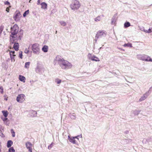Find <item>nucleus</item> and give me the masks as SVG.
Segmentation results:
<instances>
[{
	"label": "nucleus",
	"instance_id": "nucleus-1",
	"mask_svg": "<svg viewBox=\"0 0 152 152\" xmlns=\"http://www.w3.org/2000/svg\"><path fill=\"white\" fill-rule=\"evenodd\" d=\"M60 66L63 69H70L72 67V65L67 61L63 58H59L58 60Z\"/></svg>",
	"mask_w": 152,
	"mask_h": 152
},
{
	"label": "nucleus",
	"instance_id": "nucleus-2",
	"mask_svg": "<svg viewBox=\"0 0 152 152\" xmlns=\"http://www.w3.org/2000/svg\"><path fill=\"white\" fill-rule=\"evenodd\" d=\"M70 6L72 10H77L80 8V4L78 0H73Z\"/></svg>",
	"mask_w": 152,
	"mask_h": 152
},
{
	"label": "nucleus",
	"instance_id": "nucleus-3",
	"mask_svg": "<svg viewBox=\"0 0 152 152\" xmlns=\"http://www.w3.org/2000/svg\"><path fill=\"white\" fill-rule=\"evenodd\" d=\"M31 48L34 53L37 54L39 53L40 51V48L39 44L35 43L32 45Z\"/></svg>",
	"mask_w": 152,
	"mask_h": 152
},
{
	"label": "nucleus",
	"instance_id": "nucleus-4",
	"mask_svg": "<svg viewBox=\"0 0 152 152\" xmlns=\"http://www.w3.org/2000/svg\"><path fill=\"white\" fill-rule=\"evenodd\" d=\"M21 16V15L19 11L17 10L15 12L13 18L16 21H18L20 20Z\"/></svg>",
	"mask_w": 152,
	"mask_h": 152
},
{
	"label": "nucleus",
	"instance_id": "nucleus-5",
	"mask_svg": "<svg viewBox=\"0 0 152 152\" xmlns=\"http://www.w3.org/2000/svg\"><path fill=\"white\" fill-rule=\"evenodd\" d=\"M25 96L23 94H19L16 98V100L19 102H23L25 99Z\"/></svg>",
	"mask_w": 152,
	"mask_h": 152
},
{
	"label": "nucleus",
	"instance_id": "nucleus-6",
	"mask_svg": "<svg viewBox=\"0 0 152 152\" xmlns=\"http://www.w3.org/2000/svg\"><path fill=\"white\" fill-rule=\"evenodd\" d=\"M18 27L17 25H15L12 28H11V34L15 35L18 32Z\"/></svg>",
	"mask_w": 152,
	"mask_h": 152
},
{
	"label": "nucleus",
	"instance_id": "nucleus-7",
	"mask_svg": "<svg viewBox=\"0 0 152 152\" xmlns=\"http://www.w3.org/2000/svg\"><path fill=\"white\" fill-rule=\"evenodd\" d=\"M25 145L27 148L28 149L29 151L32 152V147L33 145L31 143L29 142H27L26 143Z\"/></svg>",
	"mask_w": 152,
	"mask_h": 152
},
{
	"label": "nucleus",
	"instance_id": "nucleus-8",
	"mask_svg": "<svg viewBox=\"0 0 152 152\" xmlns=\"http://www.w3.org/2000/svg\"><path fill=\"white\" fill-rule=\"evenodd\" d=\"M79 140L77 137H71L70 138V141L73 144H76L77 142V141Z\"/></svg>",
	"mask_w": 152,
	"mask_h": 152
},
{
	"label": "nucleus",
	"instance_id": "nucleus-9",
	"mask_svg": "<svg viewBox=\"0 0 152 152\" xmlns=\"http://www.w3.org/2000/svg\"><path fill=\"white\" fill-rule=\"evenodd\" d=\"M104 34L106 35V33L105 32L103 31H99L97 32L96 34V36L97 37H101L102 36H103Z\"/></svg>",
	"mask_w": 152,
	"mask_h": 152
},
{
	"label": "nucleus",
	"instance_id": "nucleus-10",
	"mask_svg": "<svg viewBox=\"0 0 152 152\" xmlns=\"http://www.w3.org/2000/svg\"><path fill=\"white\" fill-rule=\"evenodd\" d=\"M90 59L92 61H99L100 60L99 58L94 56H91L90 57Z\"/></svg>",
	"mask_w": 152,
	"mask_h": 152
},
{
	"label": "nucleus",
	"instance_id": "nucleus-11",
	"mask_svg": "<svg viewBox=\"0 0 152 152\" xmlns=\"http://www.w3.org/2000/svg\"><path fill=\"white\" fill-rule=\"evenodd\" d=\"M19 44L18 43H15L14 44L13 48L16 51L19 50Z\"/></svg>",
	"mask_w": 152,
	"mask_h": 152
},
{
	"label": "nucleus",
	"instance_id": "nucleus-12",
	"mask_svg": "<svg viewBox=\"0 0 152 152\" xmlns=\"http://www.w3.org/2000/svg\"><path fill=\"white\" fill-rule=\"evenodd\" d=\"M19 80L23 82L24 83L25 82L26 78L25 77L23 76L20 75L19 77Z\"/></svg>",
	"mask_w": 152,
	"mask_h": 152
},
{
	"label": "nucleus",
	"instance_id": "nucleus-13",
	"mask_svg": "<svg viewBox=\"0 0 152 152\" xmlns=\"http://www.w3.org/2000/svg\"><path fill=\"white\" fill-rule=\"evenodd\" d=\"M142 60L145 61H152V59L148 56H147L145 58L142 59Z\"/></svg>",
	"mask_w": 152,
	"mask_h": 152
},
{
	"label": "nucleus",
	"instance_id": "nucleus-14",
	"mask_svg": "<svg viewBox=\"0 0 152 152\" xmlns=\"http://www.w3.org/2000/svg\"><path fill=\"white\" fill-rule=\"evenodd\" d=\"M41 8L44 9H46L47 8V4L45 2H43L41 4Z\"/></svg>",
	"mask_w": 152,
	"mask_h": 152
},
{
	"label": "nucleus",
	"instance_id": "nucleus-15",
	"mask_svg": "<svg viewBox=\"0 0 152 152\" xmlns=\"http://www.w3.org/2000/svg\"><path fill=\"white\" fill-rule=\"evenodd\" d=\"M48 46L46 45H44L42 48V50L45 52H48Z\"/></svg>",
	"mask_w": 152,
	"mask_h": 152
},
{
	"label": "nucleus",
	"instance_id": "nucleus-16",
	"mask_svg": "<svg viewBox=\"0 0 152 152\" xmlns=\"http://www.w3.org/2000/svg\"><path fill=\"white\" fill-rule=\"evenodd\" d=\"M13 144V142L11 140H9L7 141V147L8 148L10 147Z\"/></svg>",
	"mask_w": 152,
	"mask_h": 152
},
{
	"label": "nucleus",
	"instance_id": "nucleus-17",
	"mask_svg": "<svg viewBox=\"0 0 152 152\" xmlns=\"http://www.w3.org/2000/svg\"><path fill=\"white\" fill-rule=\"evenodd\" d=\"M2 112L5 117H6L7 116L8 113L7 111L3 110L2 111Z\"/></svg>",
	"mask_w": 152,
	"mask_h": 152
},
{
	"label": "nucleus",
	"instance_id": "nucleus-18",
	"mask_svg": "<svg viewBox=\"0 0 152 152\" xmlns=\"http://www.w3.org/2000/svg\"><path fill=\"white\" fill-rule=\"evenodd\" d=\"M147 98L145 94H144L142 96L141 98L139 99V102H141L144 100H145Z\"/></svg>",
	"mask_w": 152,
	"mask_h": 152
},
{
	"label": "nucleus",
	"instance_id": "nucleus-19",
	"mask_svg": "<svg viewBox=\"0 0 152 152\" xmlns=\"http://www.w3.org/2000/svg\"><path fill=\"white\" fill-rule=\"evenodd\" d=\"M10 57H11V56H16V55L15 54V51H10Z\"/></svg>",
	"mask_w": 152,
	"mask_h": 152
},
{
	"label": "nucleus",
	"instance_id": "nucleus-20",
	"mask_svg": "<svg viewBox=\"0 0 152 152\" xmlns=\"http://www.w3.org/2000/svg\"><path fill=\"white\" fill-rule=\"evenodd\" d=\"M130 26V24L128 22H126L124 24V27L125 28H126L128 27H129Z\"/></svg>",
	"mask_w": 152,
	"mask_h": 152
},
{
	"label": "nucleus",
	"instance_id": "nucleus-21",
	"mask_svg": "<svg viewBox=\"0 0 152 152\" xmlns=\"http://www.w3.org/2000/svg\"><path fill=\"white\" fill-rule=\"evenodd\" d=\"M10 39L11 41H12L13 42L16 39V37H14L13 36H12L11 35V37Z\"/></svg>",
	"mask_w": 152,
	"mask_h": 152
},
{
	"label": "nucleus",
	"instance_id": "nucleus-22",
	"mask_svg": "<svg viewBox=\"0 0 152 152\" xmlns=\"http://www.w3.org/2000/svg\"><path fill=\"white\" fill-rule=\"evenodd\" d=\"M30 62H26L25 64V68H28V67H29V66L30 65Z\"/></svg>",
	"mask_w": 152,
	"mask_h": 152
},
{
	"label": "nucleus",
	"instance_id": "nucleus-23",
	"mask_svg": "<svg viewBox=\"0 0 152 152\" xmlns=\"http://www.w3.org/2000/svg\"><path fill=\"white\" fill-rule=\"evenodd\" d=\"M124 47H132V44H130V43H127V44H125L124 45Z\"/></svg>",
	"mask_w": 152,
	"mask_h": 152
},
{
	"label": "nucleus",
	"instance_id": "nucleus-24",
	"mask_svg": "<svg viewBox=\"0 0 152 152\" xmlns=\"http://www.w3.org/2000/svg\"><path fill=\"white\" fill-rule=\"evenodd\" d=\"M15 150L13 148V147L10 148L9 149V151L7 152H15Z\"/></svg>",
	"mask_w": 152,
	"mask_h": 152
},
{
	"label": "nucleus",
	"instance_id": "nucleus-25",
	"mask_svg": "<svg viewBox=\"0 0 152 152\" xmlns=\"http://www.w3.org/2000/svg\"><path fill=\"white\" fill-rule=\"evenodd\" d=\"M29 10H27L23 14V16L24 17H25L29 13Z\"/></svg>",
	"mask_w": 152,
	"mask_h": 152
},
{
	"label": "nucleus",
	"instance_id": "nucleus-26",
	"mask_svg": "<svg viewBox=\"0 0 152 152\" xmlns=\"http://www.w3.org/2000/svg\"><path fill=\"white\" fill-rule=\"evenodd\" d=\"M101 20V18L100 16L97 17L95 19V20L97 22L100 21Z\"/></svg>",
	"mask_w": 152,
	"mask_h": 152
},
{
	"label": "nucleus",
	"instance_id": "nucleus-27",
	"mask_svg": "<svg viewBox=\"0 0 152 152\" xmlns=\"http://www.w3.org/2000/svg\"><path fill=\"white\" fill-rule=\"evenodd\" d=\"M11 132L12 134V136L13 137H14L15 136V132L13 129H12L11 130Z\"/></svg>",
	"mask_w": 152,
	"mask_h": 152
},
{
	"label": "nucleus",
	"instance_id": "nucleus-28",
	"mask_svg": "<svg viewBox=\"0 0 152 152\" xmlns=\"http://www.w3.org/2000/svg\"><path fill=\"white\" fill-rule=\"evenodd\" d=\"M22 52L21 51H20L19 53V57L21 58H22Z\"/></svg>",
	"mask_w": 152,
	"mask_h": 152
},
{
	"label": "nucleus",
	"instance_id": "nucleus-29",
	"mask_svg": "<svg viewBox=\"0 0 152 152\" xmlns=\"http://www.w3.org/2000/svg\"><path fill=\"white\" fill-rule=\"evenodd\" d=\"M144 31L146 33H150L152 32L151 29L150 28H149L148 30H144Z\"/></svg>",
	"mask_w": 152,
	"mask_h": 152
},
{
	"label": "nucleus",
	"instance_id": "nucleus-30",
	"mask_svg": "<svg viewBox=\"0 0 152 152\" xmlns=\"http://www.w3.org/2000/svg\"><path fill=\"white\" fill-rule=\"evenodd\" d=\"M60 23L62 26H64L66 25V22L64 21H61L60 22Z\"/></svg>",
	"mask_w": 152,
	"mask_h": 152
},
{
	"label": "nucleus",
	"instance_id": "nucleus-31",
	"mask_svg": "<svg viewBox=\"0 0 152 152\" xmlns=\"http://www.w3.org/2000/svg\"><path fill=\"white\" fill-rule=\"evenodd\" d=\"M53 142H52L50 145L48 146V148L49 149H51L53 147Z\"/></svg>",
	"mask_w": 152,
	"mask_h": 152
},
{
	"label": "nucleus",
	"instance_id": "nucleus-32",
	"mask_svg": "<svg viewBox=\"0 0 152 152\" xmlns=\"http://www.w3.org/2000/svg\"><path fill=\"white\" fill-rule=\"evenodd\" d=\"M56 82L57 83V84H59L61 83V80L58 79H57L56 80Z\"/></svg>",
	"mask_w": 152,
	"mask_h": 152
},
{
	"label": "nucleus",
	"instance_id": "nucleus-33",
	"mask_svg": "<svg viewBox=\"0 0 152 152\" xmlns=\"http://www.w3.org/2000/svg\"><path fill=\"white\" fill-rule=\"evenodd\" d=\"M15 56H11L10 57L11 60L12 61H15Z\"/></svg>",
	"mask_w": 152,
	"mask_h": 152
},
{
	"label": "nucleus",
	"instance_id": "nucleus-34",
	"mask_svg": "<svg viewBox=\"0 0 152 152\" xmlns=\"http://www.w3.org/2000/svg\"><path fill=\"white\" fill-rule=\"evenodd\" d=\"M11 6H9V7H7L6 9V11L7 12H9L10 11V8L11 7Z\"/></svg>",
	"mask_w": 152,
	"mask_h": 152
},
{
	"label": "nucleus",
	"instance_id": "nucleus-35",
	"mask_svg": "<svg viewBox=\"0 0 152 152\" xmlns=\"http://www.w3.org/2000/svg\"><path fill=\"white\" fill-rule=\"evenodd\" d=\"M20 34L18 38H19V39H21V37H22L23 34L22 33H20Z\"/></svg>",
	"mask_w": 152,
	"mask_h": 152
},
{
	"label": "nucleus",
	"instance_id": "nucleus-36",
	"mask_svg": "<svg viewBox=\"0 0 152 152\" xmlns=\"http://www.w3.org/2000/svg\"><path fill=\"white\" fill-rule=\"evenodd\" d=\"M28 52H29L27 48H26L25 50V51H24L25 53H28Z\"/></svg>",
	"mask_w": 152,
	"mask_h": 152
},
{
	"label": "nucleus",
	"instance_id": "nucleus-37",
	"mask_svg": "<svg viewBox=\"0 0 152 152\" xmlns=\"http://www.w3.org/2000/svg\"><path fill=\"white\" fill-rule=\"evenodd\" d=\"M4 28V26L2 25H1L0 27V30L1 31H2L3 30Z\"/></svg>",
	"mask_w": 152,
	"mask_h": 152
},
{
	"label": "nucleus",
	"instance_id": "nucleus-38",
	"mask_svg": "<svg viewBox=\"0 0 152 152\" xmlns=\"http://www.w3.org/2000/svg\"><path fill=\"white\" fill-rule=\"evenodd\" d=\"M4 4H7V5H8L10 4V3L9 2H8V1H5L4 2Z\"/></svg>",
	"mask_w": 152,
	"mask_h": 152
},
{
	"label": "nucleus",
	"instance_id": "nucleus-39",
	"mask_svg": "<svg viewBox=\"0 0 152 152\" xmlns=\"http://www.w3.org/2000/svg\"><path fill=\"white\" fill-rule=\"evenodd\" d=\"M41 0H38L37 1V4L39 5L40 3V1Z\"/></svg>",
	"mask_w": 152,
	"mask_h": 152
},
{
	"label": "nucleus",
	"instance_id": "nucleus-40",
	"mask_svg": "<svg viewBox=\"0 0 152 152\" xmlns=\"http://www.w3.org/2000/svg\"><path fill=\"white\" fill-rule=\"evenodd\" d=\"M7 119V118H5L4 119V120H4V121L6 120Z\"/></svg>",
	"mask_w": 152,
	"mask_h": 152
},
{
	"label": "nucleus",
	"instance_id": "nucleus-41",
	"mask_svg": "<svg viewBox=\"0 0 152 152\" xmlns=\"http://www.w3.org/2000/svg\"><path fill=\"white\" fill-rule=\"evenodd\" d=\"M4 99H5V100L7 101V98Z\"/></svg>",
	"mask_w": 152,
	"mask_h": 152
}]
</instances>
